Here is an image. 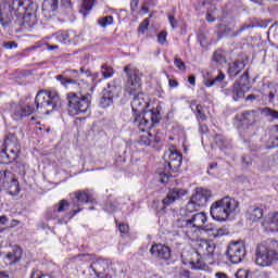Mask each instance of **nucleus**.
Listing matches in <instances>:
<instances>
[{
    "label": "nucleus",
    "mask_w": 278,
    "mask_h": 278,
    "mask_svg": "<svg viewBox=\"0 0 278 278\" xmlns=\"http://www.w3.org/2000/svg\"><path fill=\"white\" fill-rule=\"evenodd\" d=\"M77 77H79V71L77 70H67L55 77L61 86H64L67 90L76 91H71L66 94L67 112L70 116L86 114L90 109V100L92 99L90 93L81 94L80 90L86 86V81Z\"/></svg>",
    "instance_id": "f257e3e1"
},
{
    "label": "nucleus",
    "mask_w": 278,
    "mask_h": 278,
    "mask_svg": "<svg viewBox=\"0 0 278 278\" xmlns=\"http://www.w3.org/2000/svg\"><path fill=\"white\" fill-rule=\"evenodd\" d=\"M36 12H38V4L33 0H5L0 5V24L2 27H8L16 18L22 21L23 25L35 27L38 23Z\"/></svg>",
    "instance_id": "f03ea898"
},
{
    "label": "nucleus",
    "mask_w": 278,
    "mask_h": 278,
    "mask_svg": "<svg viewBox=\"0 0 278 278\" xmlns=\"http://www.w3.org/2000/svg\"><path fill=\"white\" fill-rule=\"evenodd\" d=\"M35 105H17L13 109V116L15 121H20L23 116H31L34 112H39V114H51L55 112L58 108H62V99H60V93L58 91L40 90L36 94Z\"/></svg>",
    "instance_id": "7ed1b4c3"
},
{
    "label": "nucleus",
    "mask_w": 278,
    "mask_h": 278,
    "mask_svg": "<svg viewBox=\"0 0 278 278\" xmlns=\"http://www.w3.org/2000/svg\"><path fill=\"white\" fill-rule=\"evenodd\" d=\"M132 110L131 123L138 127L139 131H147L151 129V122L147 117H142L146 114L147 108H149V98L147 94L139 92L134 96L130 103Z\"/></svg>",
    "instance_id": "20e7f679"
},
{
    "label": "nucleus",
    "mask_w": 278,
    "mask_h": 278,
    "mask_svg": "<svg viewBox=\"0 0 278 278\" xmlns=\"http://www.w3.org/2000/svg\"><path fill=\"white\" fill-rule=\"evenodd\" d=\"M165 161L164 170H159V181L161 184H168L173 175L170 173H177L181 168V162L184 160L181 153L177 151L175 146H170L163 156Z\"/></svg>",
    "instance_id": "39448f33"
},
{
    "label": "nucleus",
    "mask_w": 278,
    "mask_h": 278,
    "mask_svg": "<svg viewBox=\"0 0 278 278\" xmlns=\"http://www.w3.org/2000/svg\"><path fill=\"white\" fill-rule=\"evenodd\" d=\"M235 210H238V201L231 197H224L211 205L210 212L213 220L225 223Z\"/></svg>",
    "instance_id": "423d86ee"
},
{
    "label": "nucleus",
    "mask_w": 278,
    "mask_h": 278,
    "mask_svg": "<svg viewBox=\"0 0 278 278\" xmlns=\"http://www.w3.org/2000/svg\"><path fill=\"white\" fill-rule=\"evenodd\" d=\"M271 244L275 249L268 248L264 244H258L254 251L255 264L256 266H261L262 268H266L267 266H273V264H277L278 262V241L273 240Z\"/></svg>",
    "instance_id": "0eeeda50"
},
{
    "label": "nucleus",
    "mask_w": 278,
    "mask_h": 278,
    "mask_svg": "<svg viewBox=\"0 0 278 278\" xmlns=\"http://www.w3.org/2000/svg\"><path fill=\"white\" fill-rule=\"evenodd\" d=\"M2 147L0 151V164H12V162H15L18 157V153H21V143L16 135H7Z\"/></svg>",
    "instance_id": "6e6552de"
},
{
    "label": "nucleus",
    "mask_w": 278,
    "mask_h": 278,
    "mask_svg": "<svg viewBox=\"0 0 278 278\" xmlns=\"http://www.w3.org/2000/svg\"><path fill=\"white\" fill-rule=\"evenodd\" d=\"M7 190L11 197H16L21 192L18 180L14 178V174L10 170L0 172V191Z\"/></svg>",
    "instance_id": "1a4fd4ad"
},
{
    "label": "nucleus",
    "mask_w": 278,
    "mask_h": 278,
    "mask_svg": "<svg viewBox=\"0 0 278 278\" xmlns=\"http://www.w3.org/2000/svg\"><path fill=\"white\" fill-rule=\"evenodd\" d=\"M226 255L231 264H240V262H243L247 257V248L244 247V243L240 241H231L228 245Z\"/></svg>",
    "instance_id": "9d476101"
},
{
    "label": "nucleus",
    "mask_w": 278,
    "mask_h": 278,
    "mask_svg": "<svg viewBox=\"0 0 278 278\" xmlns=\"http://www.w3.org/2000/svg\"><path fill=\"white\" fill-rule=\"evenodd\" d=\"M124 72L128 77L125 84V92L128 94H136V92L140 90V76H138V72L131 70V66L129 65L124 67Z\"/></svg>",
    "instance_id": "9b49d317"
},
{
    "label": "nucleus",
    "mask_w": 278,
    "mask_h": 278,
    "mask_svg": "<svg viewBox=\"0 0 278 278\" xmlns=\"http://www.w3.org/2000/svg\"><path fill=\"white\" fill-rule=\"evenodd\" d=\"M185 264H190L194 270H202L205 266L202 260V254L198 250L186 251L181 254Z\"/></svg>",
    "instance_id": "f8f14e48"
},
{
    "label": "nucleus",
    "mask_w": 278,
    "mask_h": 278,
    "mask_svg": "<svg viewBox=\"0 0 278 278\" xmlns=\"http://www.w3.org/2000/svg\"><path fill=\"white\" fill-rule=\"evenodd\" d=\"M237 121L242 125V127H254L257 125V121H260V111L257 110H248L241 112L237 115Z\"/></svg>",
    "instance_id": "ddd939ff"
},
{
    "label": "nucleus",
    "mask_w": 278,
    "mask_h": 278,
    "mask_svg": "<svg viewBox=\"0 0 278 278\" xmlns=\"http://www.w3.org/2000/svg\"><path fill=\"white\" fill-rule=\"evenodd\" d=\"M90 268L93 270L96 277L105 278L108 277L105 271L110 268V261L105 258H98L91 263Z\"/></svg>",
    "instance_id": "4468645a"
},
{
    "label": "nucleus",
    "mask_w": 278,
    "mask_h": 278,
    "mask_svg": "<svg viewBox=\"0 0 278 278\" xmlns=\"http://www.w3.org/2000/svg\"><path fill=\"white\" fill-rule=\"evenodd\" d=\"M150 253L157 260H164L165 262L170 260V248L162 243L152 244Z\"/></svg>",
    "instance_id": "2eb2a0df"
},
{
    "label": "nucleus",
    "mask_w": 278,
    "mask_h": 278,
    "mask_svg": "<svg viewBox=\"0 0 278 278\" xmlns=\"http://www.w3.org/2000/svg\"><path fill=\"white\" fill-rule=\"evenodd\" d=\"M211 197L212 191L204 188H198L195 193L191 197V200L198 207H204V205H207V201H210Z\"/></svg>",
    "instance_id": "dca6fc26"
},
{
    "label": "nucleus",
    "mask_w": 278,
    "mask_h": 278,
    "mask_svg": "<svg viewBox=\"0 0 278 278\" xmlns=\"http://www.w3.org/2000/svg\"><path fill=\"white\" fill-rule=\"evenodd\" d=\"M188 194V191L184 189H172L167 192L166 197L163 199L162 203L165 205V207H168V205H173L175 201H179L182 197H186Z\"/></svg>",
    "instance_id": "f3484780"
},
{
    "label": "nucleus",
    "mask_w": 278,
    "mask_h": 278,
    "mask_svg": "<svg viewBox=\"0 0 278 278\" xmlns=\"http://www.w3.org/2000/svg\"><path fill=\"white\" fill-rule=\"evenodd\" d=\"M191 228L192 229H203L207 223V215L203 212L194 213L191 215Z\"/></svg>",
    "instance_id": "a211bd4d"
},
{
    "label": "nucleus",
    "mask_w": 278,
    "mask_h": 278,
    "mask_svg": "<svg viewBox=\"0 0 278 278\" xmlns=\"http://www.w3.org/2000/svg\"><path fill=\"white\" fill-rule=\"evenodd\" d=\"M248 220H252V223H257L264 218V208L260 206H250L245 213Z\"/></svg>",
    "instance_id": "6ab92c4d"
},
{
    "label": "nucleus",
    "mask_w": 278,
    "mask_h": 278,
    "mask_svg": "<svg viewBox=\"0 0 278 278\" xmlns=\"http://www.w3.org/2000/svg\"><path fill=\"white\" fill-rule=\"evenodd\" d=\"M77 203H96L94 194L88 189L73 193Z\"/></svg>",
    "instance_id": "aec40b11"
},
{
    "label": "nucleus",
    "mask_w": 278,
    "mask_h": 278,
    "mask_svg": "<svg viewBox=\"0 0 278 278\" xmlns=\"http://www.w3.org/2000/svg\"><path fill=\"white\" fill-rule=\"evenodd\" d=\"M226 94H231L233 101L244 99V89H242V84H240V81H236L232 89H226Z\"/></svg>",
    "instance_id": "412c9836"
},
{
    "label": "nucleus",
    "mask_w": 278,
    "mask_h": 278,
    "mask_svg": "<svg viewBox=\"0 0 278 278\" xmlns=\"http://www.w3.org/2000/svg\"><path fill=\"white\" fill-rule=\"evenodd\" d=\"M21 257H23V249H21L18 245H13L11 251L7 253V260H9L11 264L21 262Z\"/></svg>",
    "instance_id": "4be33fe9"
},
{
    "label": "nucleus",
    "mask_w": 278,
    "mask_h": 278,
    "mask_svg": "<svg viewBox=\"0 0 278 278\" xmlns=\"http://www.w3.org/2000/svg\"><path fill=\"white\" fill-rule=\"evenodd\" d=\"M121 90L122 88L119 85L116 83H110L103 93L114 101V99H118L121 97Z\"/></svg>",
    "instance_id": "5701e85b"
},
{
    "label": "nucleus",
    "mask_w": 278,
    "mask_h": 278,
    "mask_svg": "<svg viewBox=\"0 0 278 278\" xmlns=\"http://www.w3.org/2000/svg\"><path fill=\"white\" fill-rule=\"evenodd\" d=\"M190 108L194 112L195 118L199 123L207 121V115H205V109L203 105L197 104V101H192Z\"/></svg>",
    "instance_id": "b1692460"
},
{
    "label": "nucleus",
    "mask_w": 278,
    "mask_h": 278,
    "mask_svg": "<svg viewBox=\"0 0 278 278\" xmlns=\"http://www.w3.org/2000/svg\"><path fill=\"white\" fill-rule=\"evenodd\" d=\"M244 61H235L232 63H229L228 65V74L230 77H238L239 73H242L244 71Z\"/></svg>",
    "instance_id": "393cba45"
},
{
    "label": "nucleus",
    "mask_w": 278,
    "mask_h": 278,
    "mask_svg": "<svg viewBox=\"0 0 278 278\" xmlns=\"http://www.w3.org/2000/svg\"><path fill=\"white\" fill-rule=\"evenodd\" d=\"M223 81H225V75L223 72H218V75L215 78L205 81V86H207V88H212V86L225 88V84Z\"/></svg>",
    "instance_id": "a878e982"
},
{
    "label": "nucleus",
    "mask_w": 278,
    "mask_h": 278,
    "mask_svg": "<svg viewBox=\"0 0 278 278\" xmlns=\"http://www.w3.org/2000/svg\"><path fill=\"white\" fill-rule=\"evenodd\" d=\"M141 118H148L151 123V127H153L154 123H160V112L150 110L149 112L146 111V114L141 115Z\"/></svg>",
    "instance_id": "bb28decb"
},
{
    "label": "nucleus",
    "mask_w": 278,
    "mask_h": 278,
    "mask_svg": "<svg viewBox=\"0 0 278 278\" xmlns=\"http://www.w3.org/2000/svg\"><path fill=\"white\" fill-rule=\"evenodd\" d=\"M205 231H210L212 238H223V236H227V229L225 228H206Z\"/></svg>",
    "instance_id": "cd10ccee"
},
{
    "label": "nucleus",
    "mask_w": 278,
    "mask_h": 278,
    "mask_svg": "<svg viewBox=\"0 0 278 278\" xmlns=\"http://www.w3.org/2000/svg\"><path fill=\"white\" fill-rule=\"evenodd\" d=\"M176 227L180 229H192V223L190 218L180 217L176 220Z\"/></svg>",
    "instance_id": "c85d7f7f"
},
{
    "label": "nucleus",
    "mask_w": 278,
    "mask_h": 278,
    "mask_svg": "<svg viewBox=\"0 0 278 278\" xmlns=\"http://www.w3.org/2000/svg\"><path fill=\"white\" fill-rule=\"evenodd\" d=\"M197 203H194V201L191 200L187 203L185 208H181V214H185L186 216H188V214H193V212H197Z\"/></svg>",
    "instance_id": "c756f323"
},
{
    "label": "nucleus",
    "mask_w": 278,
    "mask_h": 278,
    "mask_svg": "<svg viewBox=\"0 0 278 278\" xmlns=\"http://www.w3.org/2000/svg\"><path fill=\"white\" fill-rule=\"evenodd\" d=\"M213 62H216L217 64H227V58L220 50H216L213 54Z\"/></svg>",
    "instance_id": "7c9ffc66"
},
{
    "label": "nucleus",
    "mask_w": 278,
    "mask_h": 278,
    "mask_svg": "<svg viewBox=\"0 0 278 278\" xmlns=\"http://www.w3.org/2000/svg\"><path fill=\"white\" fill-rule=\"evenodd\" d=\"M100 108H110L111 105H114V100H112V98L110 96H106L105 93L102 94V97L100 98V103H99Z\"/></svg>",
    "instance_id": "2f4dec72"
},
{
    "label": "nucleus",
    "mask_w": 278,
    "mask_h": 278,
    "mask_svg": "<svg viewBox=\"0 0 278 278\" xmlns=\"http://www.w3.org/2000/svg\"><path fill=\"white\" fill-rule=\"evenodd\" d=\"M53 37L55 38V40H58L59 42H62L63 45H66V42H68V31H65V30L58 31L53 35Z\"/></svg>",
    "instance_id": "473e14b6"
},
{
    "label": "nucleus",
    "mask_w": 278,
    "mask_h": 278,
    "mask_svg": "<svg viewBox=\"0 0 278 278\" xmlns=\"http://www.w3.org/2000/svg\"><path fill=\"white\" fill-rule=\"evenodd\" d=\"M112 23H114V17L112 15H108L104 17H100L98 20V25H100V27H110V25H112Z\"/></svg>",
    "instance_id": "72a5a7b5"
},
{
    "label": "nucleus",
    "mask_w": 278,
    "mask_h": 278,
    "mask_svg": "<svg viewBox=\"0 0 278 278\" xmlns=\"http://www.w3.org/2000/svg\"><path fill=\"white\" fill-rule=\"evenodd\" d=\"M101 74L104 77V79H110V77L114 76V68H112V66L109 65H102Z\"/></svg>",
    "instance_id": "f704fd0d"
},
{
    "label": "nucleus",
    "mask_w": 278,
    "mask_h": 278,
    "mask_svg": "<svg viewBox=\"0 0 278 278\" xmlns=\"http://www.w3.org/2000/svg\"><path fill=\"white\" fill-rule=\"evenodd\" d=\"M151 138H153V135L150 132H148V135H142L139 139V144H141V147H150L152 141Z\"/></svg>",
    "instance_id": "c9c22d12"
},
{
    "label": "nucleus",
    "mask_w": 278,
    "mask_h": 278,
    "mask_svg": "<svg viewBox=\"0 0 278 278\" xmlns=\"http://www.w3.org/2000/svg\"><path fill=\"white\" fill-rule=\"evenodd\" d=\"M210 241H201L198 244V252L201 254L202 257L207 256V247Z\"/></svg>",
    "instance_id": "e433bc0d"
},
{
    "label": "nucleus",
    "mask_w": 278,
    "mask_h": 278,
    "mask_svg": "<svg viewBox=\"0 0 278 278\" xmlns=\"http://www.w3.org/2000/svg\"><path fill=\"white\" fill-rule=\"evenodd\" d=\"M264 116H269L274 121H278V111H275L270 108L263 109Z\"/></svg>",
    "instance_id": "4c0bfd02"
},
{
    "label": "nucleus",
    "mask_w": 278,
    "mask_h": 278,
    "mask_svg": "<svg viewBox=\"0 0 278 278\" xmlns=\"http://www.w3.org/2000/svg\"><path fill=\"white\" fill-rule=\"evenodd\" d=\"M253 27H266V25H254V24H245L243 26H241L238 30L237 34H235V36H240V34H242V31H245V29H253Z\"/></svg>",
    "instance_id": "58836bf2"
},
{
    "label": "nucleus",
    "mask_w": 278,
    "mask_h": 278,
    "mask_svg": "<svg viewBox=\"0 0 278 278\" xmlns=\"http://www.w3.org/2000/svg\"><path fill=\"white\" fill-rule=\"evenodd\" d=\"M16 168L21 175H27V169L29 168V165L25 162H16Z\"/></svg>",
    "instance_id": "ea45409f"
},
{
    "label": "nucleus",
    "mask_w": 278,
    "mask_h": 278,
    "mask_svg": "<svg viewBox=\"0 0 278 278\" xmlns=\"http://www.w3.org/2000/svg\"><path fill=\"white\" fill-rule=\"evenodd\" d=\"M71 204L68 203V201L66 200H61L56 206V208H54V212H64V210H68V206Z\"/></svg>",
    "instance_id": "a19ab883"
},
{
    "label": "nucleus",
    "mask_w": 278,
    "mask_h": 278,
    "mask_svg": "<svg viewBox=\"0 0 278 278\" xmlns=\"http://www.w3.org/2000/svg\"><path fill=\"white\" fill-rule=\"evenodd\" d=\"M167 36H168V33H166V30L161 31L157 35V42H159V45H162V46L168 45V41L166 40Z\"/></svg>",
    "instance_id": "79ce46f5"
},
{
    "label": "nucleus",
    "mask_w": 278,
    "mask_h": 278,
    "mask_svg": "<svg viewBox=\"0 0 278 278\" xmlns=\"http://www.w3.org/2000/svg\"><path fill=\"white\" fill-rule=\"evenodd\" d=\"M268 223L269 225H274V227H278V212L269 214Z\"/></svg>",
    "instance_id": "37998d69"
},
{
    "label": "nucleus",
    "mask_w": 278,
    "mask_h": 278,
    "mask_svg": "<svg viewBox=\"0 0 278 278\" xmlns=\"http://www.w3.org/2000/svg\"><path fill=\"white\" fill-rule=\"evenodd\" d=\"M94 1L97 0H83V10L90 12V10H92V5H94Z\"/></svg>",
    "instance_id": "c03bdc74"
},
{
    "label": "nucleus",
    "mask_w": 278,
    "mask_h": 278,
    "mask_svg": "<svg viewBox=\"0 0 278 278\" xmlns=\"http://www.w3.org/2000/svg\"><path fill=\"white\" fill-rule=\"evenodd\" d=\"M214 251H216V243L208 241L206 257H212V255H214Z\"/></svg>",
    "instance_id": "a18cd8bd"
},
{
    "label": "nucleus",
    "mask_w": 278,
    "mask_h": 278,
    "mask_svg": "<svg viewBox=\"0 0 278 278\" xmlns=\"http://www.w3.org/2000/svg\"><path fill=\"white\" fill-rule=\"evenodd\" d=\"M30 278H52L51 276L47 275V274H42L40 270L38 269H34L30 274Z\"/></svg>",
    "instance_id": "49530a36"
},
{
    "label": "nucleus",
    "mask_w": 278,
    "mask_h": 278,
    "mask_svg": "<svg viewBox=\"0 0 278 278\" xmlns=\"http://www.w3.org/2000/svg\"><path fill=\"white\" fill-rule=\"evenodd\" d=\"M174 64L178 71H186V63L180 58H175Z\"/></svg>",
    "instance_id": "de8ad7c7"
},
{
    "label": "nucleus",
    "mask_w": 278,
    "mask_h": 278,
    "mask_svg": "<svg viewBox=\"0 0 278 278\" xmlns=\"http://www.w3.org/2000/svg\"><path fill=\"white\" fill-rule=\"evenodd\" d=\"M149 29V18H146L138 27L139 34H144Z\"/></svg>",
    "instance_id": "09e8293b"
},
{
    "label": "nucleus",
    "mask_w": 278,
    "mask_h": 278,
    "mask_svg": "<svg viewBox=\"0 0 278 278\" xmlns=\"http://www.w3.org/2000/svg\"><path fill=\"white\" fill-rule=\"evenodd\" d=\"M3 49L12 50L16 49L18 47V43L16 41H4L2 43Z\"/></svg>",
    "instance_id": "8fccbe9b"
},
{
    "label": "nucleus",
    "mask_w": 278,
    "mask_h": 278,
    "mask_svg": "<svg viewBox=\"0 0 278 278\" xmlns=\"http://www.w3.org/2000/svg\"><path fill=\"white\" fill-rule=\"evenodd\" d=\"M104 211L109 214H114V212H116V205H114L112 202H109L104 205Z\"/></svg>",
    "instance_id": "3c124183"
},
{
    "label": "nucleus",
    "mask_w": 278,
    "mask_h": 278,
    "mask_svg": "<svg viewBox=\"0 0 278 278\" xmlns=\"http://www.w3.org/2000/svg\"><path fill=\"white\" fill-rule=\"evenodd\" d=\"M236 278H249V271L247 269H239L236 273Z\"/></svg>",
    "instance_id": "603ef678"
},
{
    "label": "nucleus",
    "mask_w": 278,
    "mask_h": 278,
    "mask_svg": "<svg viewBox=\"0 0 278 278\" xmlns=\"http://www.w3.org/2000/svg\"><path fill=\"white\" fill-rule=\"evenodd\" d=\"M168 22H169L172 29H177L178 24H177V20L175 18V16L168 15Z\"/></svg>",
    "instance_id": "864d4df0"
},
{
    "label": "nucleus",
    "mask_w": 278,
    "mask_h": 278,
    "mask_svg": "<svg viewBox=\"0 0 278 278\" xmlns=\"http://www.w3.org/2000/svg\"><path fill=\"white\" fill-rule=\"evenodd\" d=\"M214 140H215L217 147H223L225 144V139L220 135H216L214 137Z\"/></svg>",
    "instance_id": "5fc2aeb1"
},
{
    "label": "nucleus",
    "mask_w": 278,
    "mask_h": 278,
    "mask_svg": "<svg viewBox=\"0 0 278 278\" xmlns=\"http://www.w3.org/2000/svg\"><path fill=\"white\" fill-rule=\"evenodd\" d=\"M118 229L121 233H128L129 232V225L127 224H119Z\"/></svg>",
    "instance_id": "6e6d98bb"
},
{
    "label": "nucleus",
    "mask_w": 278,
    "mask_h": 278,
    "mask_svg": "<svg viewBox=\"0 0 278 278\" xmlns=\"http://www.w3.org/2000/svg\"><path fill=\"white\" fill-rule=\"evenodd\" d=\"M208 13H211L213 16H217L218 9L216 8V4H212L210 9L207 10Z\"/></svg>",
    "instance_id": "4d7b16f0"
},
{
    "label": "nucleus",
    "mask_w": 278,
    "mask_h": 278,
    "mask_svg": "<svg viewBox=\"0 0 278 278\" xmlns=\"http://www.w3.org/2000/svg\"><path fill=\"white\" fill-rule=\"evenodd\" d=\"M273 138L276 139L275 147H278V125H276L273 129Z\"/></svg>",
    "instance_id": "13d9d810"
},
{
    "label": "nucleus",
    "mask_w": 278,
    "mask_h": 278,
    "mask_svg": "<svg viewBox=\"0 0 278 278\" xmlns=\"http://www.w3.org/2000/svg\"><path fill=\"white\" fill-rule=\"evenodd\" d=\"M242 164H244V166H251V164H253V161L250 156H242Z\"/></svg>",
    "instance_id": "bf43d9fd"
},
{
    "label": "nucleus",
    "mask_w": 278,
    "mask_h": 278,
    "mask_svg": "<svg viewBox=\"0 0 278 278\" xmlns=\"http://www.w3.org/2000/svg\"><path fill=\"white\" fill-rule=\"evenodd\" d=\"M199 131L200 134H207L210 131V128L205 124H200Z\"/></svg>",
    "instance_id": "052dcab7"
},
{
    "label": "nucleus",
    "mask_w": 278,
    "mask_h": 278,
    "mask_svg": "<svg viewBox=\"0 0 278 278\" xmlns=\"http://www.w3.org/2000/svg\"><path fill=\"white\" fill-rule=\"evenodd\" d=\"M206 21L207 23H214L216 21V15H212L208 11L206 12Z\"/></svg>",
    "instance_id": "680f3d73"
},
{
    "label": "nucleus",
    "mask_w": 278,
    "mask_h": 278,
    "mask_svg": "<svg viewBox=\"0 0 278 278\" xmlns=\"http://www.w3.org/2000/svg\"><path fill=\"white\" fill-rule=\"evenodd\" d=\"M168 86L169 88H177L179 86V83L176 79L169 78Z\"/></svg>",
    "instance_id": "e2e57ef3"
},
{
    "label": "nucleus",
    "mask_w": 278,
    "mask_h": 278,
    "mask_svg": "<svg viewBox=\"0 0 278 278\" xmlns=\"http://www.w3.org/2000/svg\"><path fill=\"white\" fill-rule=\"evenodd\" d=\"M79 72H80V75H85L86 77H90V75H92L90 70H86V67H80Z\"/></svg>",
    "instance_id": "0e129e2a"
},
{
    "label": "nucleus",
    "mask_w": 278,
    "mask_h": 278,
    "mask_svg": "<svg viewBox=\"0 0 278 278\" xmlns=\"http://www.w3.org/2000/svg\"><path fill=\"white\" fill-rule=\"evenodd\" d=\"M138 3H140V0H131L130 8L132 12H136V8H138Z\"/></svg>",
    "instance_id": "69168bd1"
},
{
    "label": "nucleus",
    "mask_w": 278,
    "mask_h": 278,
    "mask_svg": "<svg viewBox=\"0 0 278 278\" xmlns=\"http://www.w3.org/2000/svg\"><path fill=\"white\" fill-rule=\"evenodd\" d=\"M188 81L191 86H197V77H194L193 75L188 77Z\"/></svg>",
    "instance_id": "338daca9"
},
{
    "label": "nucleus",
    "mask_w": 278,
    "mask_h": 278,
    "mask_svg": "<svg viewBox=\"0 0 278 278\" xmlns=\"http://www.w3.org/2000/svg\"><path fill=\"white\" fill-rule=\"evenodd\" d=\"M241 80H243L244 84H248V81H249V72L243 73V75L241 76Z\"/></svg>",
    "instance_id": "774afa93"
}]
</instances>
